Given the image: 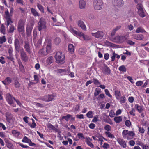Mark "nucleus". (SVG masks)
<instances>
[{"mask_svg":"<svg viewBox=\"0 0 149 149\" xmlns=\"http://www.w3.org/2000/svg\"><path fill=\"white\" fill-rule=\"evenodd\" d=\"M56 63L60 64H63L65 63V55L61 52H57L54 56Z\"/></svg>","mask_w":149,"mask_h":149,"instance_id":"nucleus-1","label":"nucleus"},{"mask_svg":"<svg viewBox=\"0 0 149 149\" xmlns=\"http://www.w3.org/2000/svg\"><path fill=\"white\" fill-rule=\"evenodd\" d=\"M103 2L101 0H94L93 2V6L96 10H99L102 9Z\"/></svg>","mask_w":149,"mask_h":149,"instance_id":"nucleus-2","label":"nucleus"},{"mask_svg":"<svg viewBox=\"0 0 149 149\" xmlns=\"http://www.w3.org/2000/svg\"><path fill=\"white\" fill-rule=\"evenodd\" d=\"M25 23L23 20L20 19L18 22L17 26V30L19 33H21L22 35V33H23L24 31Z\"/></svg>","mask_w":149,"mask_h":149,"instance_id":"nucleus-3","label":"nucleus"},{"mask_svg":"<svg viewBox=\"0 0 149 149\" xmlns=\"http://www.w3.org/2000/svg\"><path fill=\"white\" fill-rule=\"evenodd\" d=\"M20 52L21 59L22 61L27 62L28 60V56L26 53L23 49H20Z\"/></svg>","mask_w":149,"mask_h":149,"instance_id":"nucleus-4","label":"nucleus"},{"mask_svg":"<svg viewBox=\"0 0 149 149\" xmlns=\"http://www.w3.org/2000/svg\"><path fill=\"white\" fill-rule=\"evenodd\" d=\"M15 98L13 97L10 93H8L6 95V99L8 103L10 105H13V107L15 106L13 104V101L14 100Z\"/></svg>","mask_w":149,"mask_h":149,"instance_id":"nucleus-5","label":"nucleus"},{"mask_svg":"<svg viewBox=\"0 0 149 149\" xmlns=\"http://www.w3.org/2000/svg\"><path fill=\"white\" fill-rule=\"evenodd\" d=\"M6 13V16L5 15V18L6 20V26L8 27L10 24H12L14 22L12 20V17L10 16L8 14V12H7Z\"/></svg>","mask_w":149,"mask_h":149,"instance_id":"nucleus-6","label":"nucleus"},{"mask_svg":"<svg viewBox=\"0 0 149 149\" xmlns=\"http://www.w3.org/2000/svg\"><path fill=\"white\" fill-rule=\"evenodd\" d=\"M92 35L96 38L102 39L103 37L104 33L101 31H98L96 32L92 33Z\"/></svg>","mask_w":149,"mask_h":149,"instance_id":"nucleus-7","label":"nucleus"},{"mask_svg":"<svg viewBox=\"0 0 149 149\" xmlns=\"http://www.w3.org/2000/svg\"><path fill=\"white\" fill-rule=\"evenodd\" d=\"M24 48L25 51L29 54L31 53V49L30 45L28 41H25L24 42Z\"/></svg>","mask_w":149,"mask_h":149,"instance_id":"nucleus-8","label":"nucleus"},{"mask_svg":"<svg viewBox=\"0 0 149 149\" xmlns=\"http://www.w3.org/2000/svg\"><path fill=\"white\" fill-rule=\"evenodd\" d=\"M46 27L45 23L44 21L40 20L38 22V29L40 31L42 29H45Z\"/></svg>","mask_w":149,"mask_h":149,"instance_id":"nucleus-9","label":"nucleus"},{"mask_svg":"<svg viewBox=\"0 0 149 149\" xmlns=\"http://www.w3.org/2000/svg\"><path fill=\"white\" fill-rule=\"evenodd\" d=\"M117 141L118 143L123 148H125L127 147L126 143L127 142V141L126 142L123 139L120 138H118Z\"/></svg>","mask_w":149,"mask_h":149,"instance_id":"nucleus-10","label":"nucleus"},{"mask_svg":"<svg viewBox=\"0 0 149 149\" xmlns=\"http://www.w3.org/2000/svg\"><path fill=\"white\" fill-rule=\"evenodd\" d=\"M114 5L115 7L117 8L122 7L123 5V0H115Z\"/></svg>","mask_w":149,"mask_h":149,"instance_id":"nucleus-11","label":"nucleus"},{"mask_svg":"<svg viewBox=\"0 0 149 149\" xmlns=\"http://www.w3.org/2000/svg\"><path fill=\"white\" fill-rule=\"evenodd\" d=\"M54 96L52 95H47L45 96L42 100L45 101L49 102L54 99Z\"/></svg>","mask_w":149,"mask_h":149,"instance_id":"nucleus-12","label":"nucleus"},{"mask_svg":"<svg viewBox=\"0 0 149 149\" xmlns=\"http://www.w3.org/2000/svg\"><path fill=\"white\" fill-rule=\"evenodd\" d=\"M133 38L136 40H141L144 38V36L141 34H135L133 35Z\"/></svg>","mask_w":149,"mask_h":149,"instance_id":"nucleus-13","label":"nucleus"},{"mask_svg":"<svg viewBox=\"0 0 149 149\" xmlns=\"http://www.w3.org/2000/svg\"><path fill=\"white\" fill-rule=\"evenodd\" d=\"M14 45L15 50H18L20 47V42L18 38H15Z\"/></svg>","mask_w":149,"mask_h":149,"instance_id":"nucleus-14","label":"nucleus"},{"mask_svg":"<svg viewBox=\"0 0 149 149\" xmlns=\"http://www.w3.org/2000/svg\"><path fill=\"white\" fill-rule=\"evenodd\" d=\"M6 117L7 121L9 123H10L13 118V116L11 113L9 112H6Z\"/></svg>","mask_w":149,"mask_h":149,"instance_id":"nucleus-15","label":"nucleus"},{"mask_svg":"<svg viewBox=\"0 0 149 149\" xmlns=\"http://www.w3.org/2000/svg\"><path fill=\"white\" fill-rule=\"evenodd\" d=\"M77 24L78 26L84 30H86V28L83 22L81 20H79L78 21Z\"/></svg>","mask_w":149,"mask_h":149,"instance_id":"nucleus-16","label":"nucleus"},{"mask_svg":"<svg viewBox=\"0 0 149 149\" xmlns=\"http://www.w3.org/2000/svg\"><path fill=\"white\" fill-rule=\"evenodd\" d=\"M12 81L11 78L8 77L5 79L4 81H2V82L5 85H6L10 84L12 82Z\"/></svg>","mask_w":149,"mask_h":149,"instance_id":"nucleus-17","label":"nucleus"},{"mask_svg":"<svg viewBox=\"0 0 149 149\" xmlns=\"http://www.w3.org/2000/svg\"><path fill=\"white\" fill-rule=\"evenodd\" d=\"M111 70L106 65L103 69L102 72L104 74L108 75L111 73Z\"/></svg>","mask_w":149,"mask_h":149,"instance_id":"nucleus-18","label":"nucleus"},{"mask_svg":"<svg viewBox=\"0 0 149 149\" xmlns=\"http://www.w3.org/2000/svg\"><path fill=\"white\" fill-rule=\"evenodd\" d=\"M86 3L84 0H80L79 2V6L81 9H84L86 6Z\"/></svg>","mask_w":149,"mask_h":149,"instance_id":"nucleus-19","label":"nucleus"},{"mask_svg":"<svg viewBox=\"0 0 149 149\" xmlns=\"http://www.w3.org/2000/svg\"><path fill=\"white\" fill-rule=\"evenodd\" d=\"M86 139V142L87 145L90 146L91 148H93L94 145L90 141H92V139H91L90 137H86L85 138Z\"/></svg>","mask_w":149,"mask_h":149,"instance_id":"nucleus-20","label":"nucleus"},{"mask_svg":"<svg viewBox=\"0 0 149 149\" xmlns=\"http://www.w3.org/2000/svg\"><path fill=\"white\" fill-rule=\"evenodd\" d=\"M45 49L44 48L40 50L38 52V55L40 56H42L44 55H46L48 54Z\"/></svg>","mask_w":149,"mask_h":149,"instance_id":"nucleus-21","label":"nucleus"},{"mask_svg":"<svg viewBox=\"0 0 149 149\" xmlns=\"http://www.w3.org/2000/svg\"><path fill=\"white\" fill-rule=\"evenodd\" d=\"M54 61L53 57L52 56H49L47 59L46 63L48 65H50Z\"/></svg>","mask_w":149,"mask_h":149,"instance_id":"nucleus-22","label":"nucleus"},{"mask_svg":"<svg viewBox=\"0 0 149 149\" xmlns=\"http://www.w3.org/2000/svg\"><path fill=\"white\" fill-rule=\"evenodd\" d=\"M135 32L137 33H146V31L143 27H139L137 28Z\"/></svg>","mask_w":149,"mask_h":149,"instance_id":"nucleus-23","label":"nucleus"},{"mask_svg":"<svg viewBox=\"0 0 149 149\" xmlns=\"http://www.w3.org/2000/svg\"><path fill=\"white\" fill-rule=\"evenodd\" d=\"M68 50L69 52L72 54L74 52V46L73 44H70L68 45Z\"/></svg>","mask_w":149,"mask_h":149,"instance_id":"nucleus-24","label":"nucleus"},{"mask_svg":"<svg viewBox=\"0 0 149 149\" xmlns=\"http://www.w3.org/2000/svg\"><path fill=\"white\" fill-rule=\"evenodd\" d=\"M128 131L127 130H125L123 131L122 133V136L124 139H129L128 136Z\"/></svg>","mask_w":149,"mask_h":149,"instance_id":"nucleus-25","label":"nucleus"},{"mask_svg":"<svg viewBox=\"0 0 149 149\" xmlns=\"http://www.w3.org/2000/svg\"><path fill=\"white\" fill-rule=\"evenodd\" d=\"M137 13L139 16L142 18H143L146 16L145 13L144 12L143 10V8L139 10H138Z\"/></svg>","mask_w":149,"mask_h":149,"instance_id":"nucleus-26","label":"nucleus"},{"mask_svg":"<svg viewBox=\"0 0 149 149\" xmlns=\"http://www.w3.org/2000/svg\"><path fill=\"white\" fill-rule=\"evenodd\" d=\"M31 11L32 14L35 17L40 16V14L38 12L36 11L35 9L31 8Z\"/></svg>","mask_w":149,"mask_h":149,"instance_id":"nucleus-27","label":"nucleus"},{"mask_svg":"<svg viewBox=\"0 0 149 149\" xmlns=\"http://www.w3.org/2000/svg\"><path fill=\"white\" fill-rule=\"evenodd\" d=\"M86 52V49L84 48H81L78 50L79 54L81 55H84Z\"/></svg>","mask_w":149,"mask_h":149,"instance_id":"nucleus-28","label":"nucleus"},{"mask_svg":"<svg viewBox=\"0 0 149 149\" xmlns=\"http://www.w3.org/2000/svg\"><path fill=\"white\" fill-rule=\"evenodd\" d=\"M51 45H52L51 42H49L46 46V49H45L48 54L51 52Z\"/></svg>","mask_w":149,"mask_h":149,"instance_id":"nucleus-29","label":"nucleus"},{"mask_svg":"<svg viewBox=\"0 0 149 149\" xmlns=\"http://www.w3.org/2000/svg\"><path fill=\"white\" fill-rule=\"evenodd\" d=\"M32 27L31 25H28L26 28V34L27 36L29 35L32 29Z\"/></svg>","mask_w":149,"mask_h":149,"instance_id":"nucleus-30","label":"nucleus"},{"mask_svg":"<svg viewBox=\"0 0 149 149\" xmlns=\"http://www.w3.org/2000/svg\"><path fill=\"white\" fill-rule=\"evenodd\" d=\"M114 120L116 123H119L122 120L121 116H116L114 118Z\"/></svg>","mask_w":149,"mask_h":149,"instance_id":"nucleus-31","label":"nucleus"},{"mask_svg":"<svg viewBox=\"0 0 149 149\" xmlns=\"http://www.w3.org/2000/svg\"><path fill=\"white\" fill-rule=\"evenodd\" d=\"M135 107L136 108L138 111L140 113H141L143 111V106H140L138 104H136L135 105Z\"/></svg>","mask_w":149,"mask_h":149,"instance_id":"nucleus-32","label":"nucleus"},{"mask_svg":"<svg viewBox=\"0 0 149 149\" xmlns=\"http://www.w3.org/2000/svg\"><path fill=\"white\" fill-rule=\"evenodd\" d=\"M15 30V27L13 24H10L9 26L8 30V33H13Z\"/></svg>","mask_w":149,"mask_h":149,"instance_id":"nucleus-33","label":"nucleus"},{"mask_svg":"<svg viewBox=\"0 0 149 149\" xmlns=\"http://www.w3.org/2000/svg\"><path fill=\"white\" fill-rule=\"evenodd\" d=\"M0 32L3 34H6V28L3 24H1L0 29Z\"/></svg>","mask_w":149,"mask_h":149,"instance_id":"nucleus-34","label":"nucleus"},{"mask_svg":"<svg viewBox=\"0 0 149 149\" xmlns=\"http://www.w3.org/2000/svg\"><path fill=\"white\" fill-rule=\"evenodd\" d=\"M121 26L119 25L117 26L114 29H113L112 32H111V35L113 36L114 35L116 32L120 29L121 28Z\"/></svg>","mask_w":149,"mask_h":149,"instance_id":"nucleus-35","label":"nucleus"},{"mask_svg":"<svg viewBox=\"0 0 149 149\" xmlns=\"http://www.w3.org/2000/svg\"><path fill=\"white\" fill-rule=\"evenodd\" d=\"M14 11V9L12 7L10 9V13H9L8 10H7L5 12V15L6 16V13L8 12V14L10 16L12 17L13 15V13Z\"/></svg>","mask_w":149,"mask_h":149,"instance_id":"nucleus-36","label":"nucleus"},{"mask_svg":"<svg viewBox=\"0 0 149 149\" xmlns=\"http://www.w3.org/2000/svg\"><path fill=\"white\" fill-rule=\"evenodd\" d=\"M114 93L116 98L118 100L119 97L121 95L120 91L118 90H116L114 91Z\"/></svg>","mask_w":149,"mask_h":149,"instance_id":"nucleus-37","label":"nucleus"},{"mask_svg":"<svg viewBox=\"0 0 149 149\" xmlns=\"http://www.w3.org/2000/svg\"><path fill=\"white\" fill-rule=\"evenodd\" d=\"M119 42H125L127 39L126 36H119Z\"/></svg>","mask_w":149,"mask_h":149,"instance_id":"nucleus-38","label":"nucleus"},{"mask_svg":"<svg viewBox=\"0 0 149 149\" xmlns=\"http://www.w3.org/2000/svg\"><path fill=\"white\" fill-rule=\"evenodd\" d=\"M14 85L15 88H18L20 87L21 84L17 80H15L14 81Z\"/></svg>","mask_w":149,"mask_h":149,"instance_id":"nucleus-39","label":"nucleus"},{"mask_svg":"<svg viewBox=\"0 0 149 149\" xmlns=\"http://www.w3.org/2000/svg\"><path fill=\"white\" fill-rule=\"evenodd\" d=\"M57 72L61 74L62 75H65L66 74V69H59L57 70Z\"/></svg>","mask_w":149,"mask_h":149,"instance_id":"nucleus-40","label":"nucleus"},{"mask_svg":"<svg viewBox=\"0 0 149 149\" xmlns=\"http://www.w3.org/2000/svg\"><path fill=\"white\" fill-rule=\"evenodd\" d=\"M72 117V115L68 114L66 116H63L62 117L61 119L62 120L63 119H65L66 121L68 122L69 121V119L70 117Z\"/></svg>","mask_w":149,"mask_h":149,"instance_id":"nucleus-41","label":"nucleus"},{"mask_svg":"<svg viewBox=\"0 0 149 149\" xmlns=\"http://www.w3.org/2000/svg\"><path fill=\"white\" fill-rule=\"evenodd\" d=\"M37 7L39 10L42 13H44L43 7L40 4L38 3L37 4Z\"/></svg>","mask_w":149,"mask_h":149,"instance_id":"nucleus-42","label":"nucleus"},{"mask_svg":"<svg viewBox=\"0 0 149 149\" xmlns=\"http://www.w3.org/2000/svg\"><path fill=\"white\" fill-rule=\"evenodd\" d=\"M105 133L106 136L109 138H114L115 137L110 132H105Z\"/></svg>","mask_w":149,"mask_h":149,"instance_id":"nucleus-43","label":"nucleus"},{"mask_svg":"<svg viewBox=\"0 0 149 149\" xmlns=\"http://www.w3.org/2000/svg\"><path fill=\"white\" fill-rule=\"evenodd\" d=\"M6 41V39L5 36L0 37V44H3Z\"/></svg>","mask_w":149,"mask_h":149,"instance_id":"nucleus-44","label":"nucleus"},{"mask_svg":"<svg viewBox=\"0 0 149 149\" xmlns=\"http://www.w3.org/2000/svg\"><path fill=\"white\" fill-rule=\"evenodd\" d=\"M101 92V89L99 88H96L95 89V92L94 93V95L96 97Z\"/></svg>","mask_w":149,"mask_h":149,"instance_id":"nucleus-45","label":"nucleus"},{"mask_svg":"<svg viewBox=\"0 0 149 149\" xmlns=\"http://www.w3.org/2000/svg\"><path fill=\"white\" fill-rule=\"evenodd\" d=\"M118 69L120 71L126 72V68L124 65H122L120 66L119 68Z\"/></svg>","mask_w":149,"mask_h":149,"instance_id":"nucleus-46","label":"nucleus"},{"mask_svg":"<svg viewBox=\"0 0 149 149\" xmlns=\"http://www.w3.org/2000/svg\"><path fill=\"white\" fill-rule=\"evenodd\" d=\"M93 82L94 84L95 85L98 86L101 84L99 80L96 78L93 79Z\"/></svg>","mask_w":149,"mask_h":149,"instance_id":"nucleus-47","label":"nucleus"},{"mask_svg":"<svg viewBox=\"0 0 149 149\" xmlns=\"http://www.w3.org/2000/svg\"><path fill=\"white\" fill-rule=\"evenodd\" d=\"M12 133L13 135L17 136H19L20 134V133L19 132L15 130H12Z\"/></svg>","mask_w":149,"mask_h":149,"instance_id":"nucleus-48","label":"nucleus"},{"mask_svg":"<svg viewBox=\"0 0 149 149\" xmlns=\"http://www.w3.org/2000/svg\"><path fill=\"white\" fill-rule=\"evenodd\" d=\"M86 116L88 118H92L93 117V112L92 111H90L86 114Z\"/></svg>","mask_w":149,"mask_h":149,"instance_id":"nucleus-49","label":"nucleus"},{"mask_svg":"<svg viewBox=\"0 0 149 149\" xmlns=\"http://www.w3.org/2000/svg\"><path fill=\"white\" fill-rule=\"evenodd\" d=\"M126 100L125 96H123L120 97V102L121 104L125 103Z\"/></svg>","mask_w":149,"mask_h":149,"instance_id":"nucleus-50","label":"nucleus"},{"mask_svg":"<svg viewBox=\"0 0 149 149\" xmlns=\"http://www.w3.org/2000/svg\"><path fill=\"white\" fill-rule=\"evenodd\" d=\"M119 36H117L114 38H113L112 40L114 42H119Z\"/></svg>","mask_w":149,"mask_h":149,"instance_id":"nucleus-51","label":"nucleus"},{"mask_svg":"<svg viewBox=\"0 0 149 149\" xmlns=\"http://www.w3.org/2000/svg\"><path fill=\"white\" fill-rule=\"evenodd\" d=\"M30 140V139H29L27 137L25 136L23 137V138L22 141L23 142L28 143H29V141Z\"/></svg>","mask_w":149,"mask_h":149,"instance_id":"nucleus-52","label":"nucleus"},{"mask_svg":"<svg viewBox=\"0 0 149 149\" xmlns=\"http://www.w3.org/2000/svg\"><path fill=\"white\" fill-rule=\"evenodd\" d=\"M104 43L105 45L107 46H113V44L108 41L107 40H106L104 41Z\"/></svg>","mask_w":149,"mask_h":149,"instance_id":"nucleus-53","label":"nucleus"},{"mask_svg":"<svg viewBox=\"0 0 149 149\" xmlns=\"http://www.w3.org/2000/svg\"><path fill=\"white\" fill-rule=\"evenodd\" d=\"M70 31L75 36L77 34V32L75 30H74L73 28L70 27Z\"/></svg>","mask_w":149,"mask_h":149,"instance_id":"nucleus-54","label":"nucleus"},{"mask_svg":"<svg viewBox=\"0 0 149 149\" xmlns=\"http://www.w3.org/2000/svg\"><path fill=\"white\" fill-rule=\"evenodd\" d=\"M32 124H29V125L30 126L31 128H34L36 126V124L35 122V121L33 119H32Z\"/></svg>","mask_w":149,"mask_h":149,"instance_id":"nucleus-55","label":"nucleus"},{"mask_svg":"<svg viewBox=\"0 0 149 149\" xmlns=\"http://www.w3.org/2000/svg\"><path fill=\"white\" fill-rule=\"evenodd\" d=\"M135 135V133L134 131H128V136L129 138V136L130 137H134Z\"/></svg>","mask_w":149,"mask_h":149,"instance_id":"nucleus-56","label":"nucleus"},{"mask_svg":"<svg viewBox=\"0 0 149 149\" xmlns=\"http://www.w3.org/2000/svg\"><path fill=\"white\" fill-rule=\"evenodd\" d=\"M125 125L127 127H129L131 125V122L129 120H127L125 122Z\"/></svg>","mask_w":149,"mask_h":149,"instance_id":"nucleus-57","label":"nucleus"},{"mask_svg":"<svg viewBox=\"0 0 149 149\" xmlns=\"http://www.w3.org/2000/svg\"><path fill=\"white\" fill-rule=\"evenodd\" d=\"M106 95L110 98H112V96L110 93L109 92L107 89H105L104 90Z\"/></svg>","mask_w":149,"mask_h":149,"instance_id":"nucleus-58","label":"nucleus"},{"mask_svg":"<svg viewBox=\"0 0 149 149\" xmlns=\"http://www.w3.org/2000/svg\"><path fill=\"white\" fill-rule=\"evenodd\" d=\"M104 129L105 130H107V132H108L111 130V127L110 125H107L104 126Z\"/></svg>","mask_w":149,"mask_h":149,"instance_id":"nucleus-59","label":"nucleus"},{"mask_svg":"<svg viewBox=\"0 0 149 149\" xmlns=\"http://www.w3.org/2000/svg\"><path fill=\"white\" fill-rule=\"evenodd\" d=\"M6 58L12 61L13 62H14V58L13 55H9V56H7L6 57Z\"/></svg>","mask_w":149,"mask_h":149,"instance_id":"nucleus-60","label":"nucleus"},{"mask_svg":"<svg viewBox=\"0 0 149 149\" xmlns=\"http://www.w3.org/2000/svg\"><path fill=\"white\" fill-rule=\"evenodd\" d=\"M61 42V39L59 37H56L55 39V42L56 45H58Z\"/></svg>","mask_w":149,"mask_h":149,"instance_id":"nucleus-61","label":"nucleus"},{"mask_svg":"<svg viewBox=\"0 0 149 149\" xmlns=\"http://www.w3.org/2000/svg\"><path fill=\"white\" fill-rule=\"evenodd\" d=\"M19 69L21 71H22L23 70H24V67L21 62L19 63Z\"/></svg>","mask_w":149,"mask_h":149,"instance_id":"nucleus-62","label":"nucleus"},{"mask_svg":"<svg viewBox=\"0 0 149 149\" xmlns=\"http://www.w3.org/2000/svg\"><path fill=\"white\" fill-rule=\"evenodd\" d=\"M102 147L104 149H107L109 148V145L108 143H105L102 146Z\"/></svg>","mask_w":149,"mask_h":149,"instance_id":"nucleus-63","label":"nucleus"},{"mask_svg":"<svg viewBox=\"0 0 149 149\" xmlns=\"http://www.w3.org/2000/svg\"><path fill=\"white\" fill-rule=\"evenodd\" d=\"M143 84V81H139L136 82V85L137 86H141Z\"/></svg>","mask_w":149,"mask_h":149,"instance_id":"nucleus-64","label":"nucleus"}]
</instances>
